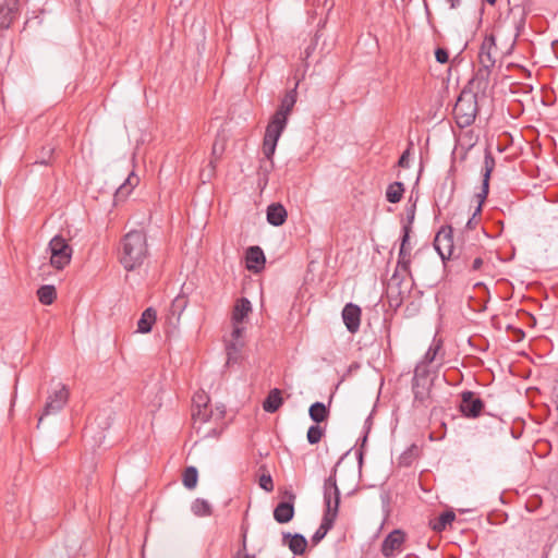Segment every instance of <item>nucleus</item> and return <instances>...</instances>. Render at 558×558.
Wrapping results in <instances>:
<instances>
[{
  "label": "nucleus",
  "instance_id": "obj_1",
  "mask_svg": "<svg viewBox=\"0 0 558 558\" xmlns=\"http://www.w3.org/2000/svg\"><path fill=\"white\" fill-rule=\"evenodd\" d=\"M344 470L340 464H337L333 474L330 475L325 482V490L324 498L326 504V512L324 514L320 526L317 529L315 534L313 535V542L317 544L320 542L328 531L332 527L337 515L340 504V493L338 487V482L342 485L344 489L348 490L349 494L353 493L356 486L355 482V471L352 470V481L351 483L344 482Z\"/></svg>",
  "mask_w": 558,
  "mask_h": 558
},
{
  "label": "nucleus",
  "instance_id": "obj_2",
  "mask_svg": "<svg viewBox=\"0 0 558 558\" xmlns=\"http://www.w3.org/2000/svg\"><path fill=\"white\" fill-rule=\"evenodd\" d=\"M193 403L192 418L196 432L205 438L218 436L223 429V407L213 409L208 395L203 390L195 393Z\"/></svg>",
  "mask_w": 558,
  "mask_h": 558
},
{
  "label": "nucleus",
  "instance_id": "obj_3",
  "mask_svg": "<svg viewBox=\"0 0 558 558\" xmlns=\"http://www.w3.org/2000/svg\"><path fill=\"white\" fill-rule=\"evenodd\" d=\"M148 254L147 236L144 231L132 230L123 236L119 260L125 270L132 271L140 267L148 257Z\"/></svg>",
  "mask_w": 558,
  "mask_h": 558
},
{
  "label": "nucleus",
  "instance_id": "obj_4",
  "mask_svg": "<svg viewBox=\"0 0 558 558\" xmlns=\"http://www.w3.org/2000/svg\"><path fill=\"white\" fill-rule=\"evenodd\" d=\"M456 121L460 128L471 125L477 114L476 95L471 89H463L453 108Z\"/></svg>",
  "mask_w": 558,
  "mask_h": 558
},
{
  "label": "nucleus",
  "instance_id": "obj_5",
  "mask_svg": "<svg viewBox=\"0 0 558 558\" xmlns=\"http://www.w3.org/2000/svg\"><path fill=\"white\" fill-rule=\"evenodd\" d=\"M49 253L50 266L57 270H62L70 265L73 255V248L69 244L68 240L62 235H54L47 248Z\"/></svg>",
  "mask_w": 558,
  "mask_h": 558
},
{
  "label": "nucleus",
  "instance_id": "obj_6",
  "mask_svg": "<svg viewBox=\"0 0 558 558\" xmlns=\"http://www.w3.org/2000/svg\"><path fill=\"white\" fill-rule=\"evenodd\" d=\"M494 168H495V159L490 151H486L485 157H484L483 184H482L481 192L475 195L477 206H476L475 211L473 213V216L471 218H469L466 221V226H465L466 229H473L475 227V225L477 223L476 216L481 214L482 205L487 197L488 189H489V179H490V174H492Z\"/></svg>",
  "mask_w": 558,
  "mask_h": 558
},
{
  "label": "nucleus",
  "instance_id": "obj_7",
  "mask_svg": "<svg viewBox=\"0 0 558 558\" xmlns=\"http://www.w3.org/2000/svg\"><path fill=\"white\" fill-rule=\"evenodd\" d=\"M434 246L444 260L460 256L459 248L453 243L452 229L450 227H442L437 232Z\"/></svg>",
  "mask_w": 558,
  "mask_h": 558
},
{
  "label": "nucleus",
  "instance_id": "obj_8",
  "mask_svg": "<svg viewBox=\"0 0 558 558\" xmlns=\"http://www.w3.org/2000/svg\"><path fill=\"white\" fill-rule=\"evenodd\" d=\"M287 122L279 120L278 118L271 117L265 132L264 143H263V154L267 159H271L275 151L278 140L281 136L282 131L284 130Z\"/></svg>",
  "mask_w": 558,
  "mask_h": 558
},
{
  "label": "nucleus",
  "instance_id": "obj_9",
  "mask_svg": "<svg viewBox=\"0 0 558 558\" xmlns=\"http://www.w3.org/2000/svg\"><path fill=\"white\" fill-rule=\"evenodd\" d=\"M432 379L423 366H417L413 378V393L415 402L425 404L430 397Z\"/></svg>",
  "mask_w": 558,
  "mask_h": 558
},
{
  "label": "nucleus",
  "instance_id": "obj_10",
  "mask_svg": "<svg viewBox=\"0 0 558 558\" xmlns=\"http://www.w3.org/2000/svg\"><path fill=\"white\" fill-rule=\"evenodd\" d=\"M68 400V388L62 384H58L47 399L44 408V415H50L61 411L66 404Z\"/></svg>",
  "mask_w": 558,
  "mask_h": 558
},
{
  "label": "nucleus",
  "instance_id": "obj_11",
  "mask_svg": "<svg viewBox=\"0 0 558 558\" xmlns=\"http://www.w3.org/2000/svg\"><path fill=\"white\" fill-rule=\"evenodd\" d=\"M405 542V533L401 530H393L390 532L381 544V554L390 558L397 553L401 551L402 545Z\"/></svg>",
  "mask_w": 558,
  "mask_h": 558
},
{
  "label": "nucleus",
  "instance_id": "obj_12",
  "mask_svg": "<svg viewBox=\"0 0 558 558\" xmlns=\"http://www.w3.org/2000/svg\"><path fill=\"white\" fill-rule=\"evenodd\" d=\"M484 408L483 401L472 391L461 393L460 410L468 417H476Z\"/></svg>",
  "mask_w": 558,
  "mask_h": 558
},
{
  "label": "nucleus",
  "instance_id": "obj_13",
  "mask_svg": "<svg viewBox=\"0 0 558 558\" xmlns=\"http://www.w3.org/2000/svg\"><path fill=\"white\" fill-rule=\"evenodd\" d=\"M497 47L494 36H486L481 45L478 61L481 66L494 68L496 62Z\"/></svg>",
  "mask_w": 558,
  "mask_h": 558
},
{
  "label": "nucleus",
  "instance_id": "obj_14",
  "mask_svg": "<svg viewBox=\"0 0 558 558\" xmlns=\"http://www.w3.org/2000/svg\"><path fill=\"white\" fill-rule=\"evenodd\" d=\"M410 240V227L405 226L403 228V236L400 245L399 256H398V269H401L405 274L411 272L410 265H411V247L409 244Z\"/></svg>",
  "mask_w": 558,
  "mask_h": 558
},
{
  "label": "nucleus",
  "instance_id": "obj_15",
  "mask_svg": "<svg viewBox=\"0 0 558 558\" xmlns=\"http://www.w3.org/2000/svg\"><path fill=\"white\" fill-rule=\"evenodd\" d=\"M492 68L480 66L475 76L470 81L469 87L466 89H471L475 93L485 94L490 87V74Z\"/></svg>",
  "mask_w": 558,
  "mask_h": 558
},
{
  "label": "nucleus",
  "instance_id": "obj_16",
  "mask_svg": "<svg viewBox=\"0 0 558 558\" xmlns=\"http://www.w3.org/2000/svg\"><path fill=\"white\" fill-rule=\"evenodd\" d=\"M342 319H343V323H344L345 327L348 328V330L351 333H355L359 330L360 324H361L360 306H357L353 303H348L343 307Z\"/></svg>",
  "mask_w": 558,
  "mask_h": 558
},
{
  "label": "nucleus",
  "instance_id": "obj_17",
  "mask_svg": "<svg viewBox=\"0 0 558 558\" xmlns=\"http://www.w3.org/2000/svg\"><path fill=\"white\" fill-rule=\"evenodd\" d=\"M20 0H2L0 3V27L9 28L19 11Z\"/></svg>",
  "mask_w": 558,
  "mask_h": 558
},
{
  "label": "nucleus",
  "instance_id": "obj_18",
  "mask_svg": "<svg viewBox=\"0 0 558 558\" xmlns=\"http://www.w3.org/2000/svg\"><path fill=\"white\" fill-rule=\"evenodd\" d=\"M295 101H296V92H295V89H292L286 94V96L281 100L280 107L278 108V110L275 112V114L272 117L287 122L288 117L291 113Z\"/></svg>",
  "mask_w": 558,
  "mask_h": 558
},
{
  "label": "nucleus",
  "instance_id": "obj_19",
  "mask_svg": "<svg viewBox=\"0 0 558 558\" xmlns=\"http://www.w3.org/2000/svg\"><path fill=\"white\" fill-rule=\"evenodd\" d=\"M265 264V255L260 247L251 246L246 252V267L255 272L259 271Z\"/></svg>",
  "mask_w": 558,
  "mask_h": 558
},
{
  "label": "nucleus",
  "instance_id": "obj_20",
  "mask_svg": "<svg viewBox=\"0 0 558 558\" xmlns=\"http://www.w3.org/2000/svg\"><path fill=\"white\" fill-rule=\"evenodd\" d=\"M287 219V210L286 208L279 204L274 203L267 208V221L276 227H279L284 223Z\"/></svg>",
  "mask_w": 558,
  "mask_h": 558
},
{
  "label": "nucleus",
  "instance_id": "obj_21",
  "mask_svg": "<svg viewBox=\"0 0 558 558\" xmlns=\"http://www.w3.org/2000/svg\"><path fill=\"white\" fill-rule=\"evenodd\" d=\"M140 179L134 173H130L123 184L119 186L114 194V202H123L131 194L132 190L138 184Z\"/></svg>",
  "mask_w": 558,
  "mask_h": 558
},
{
  "label": "nucleus",
  "instance_id": "obj_22",
  "mask_svg": "<svg viewBox=\"0 0 558 558\" xmlns=\"http://www.w3.org/2000/svg\"><path fill=\"white\" fill-rule=\"evenodd\" d=\"M157 314L156 311L151 307L146 308L143 313L141 318L137 322V332L140 333H148L154 324L156 323Z\"/></svg>",
  "mask_w": 558,
  "mask_h": 558
},
{
  "label": "nucleus",
  "instance_id": "obj_23",
  "mask_svg": "<svg viewBox=\"0 0 558 558\" xmlns=\"http://www.w3.org/2000/svg\"><path fill=\"white\" fill-rule=\"evenodd\" d=\"M252 306L247 299H240L233 308L232 323L242 324L244 318L251 313Z\"/></svg>",
  "mask_w": 558,
  "mask_h": 558
},
{
  "label": "nucleus",
  "instance_id": "obj_24",
  "mask_svg": "<svg viewBox=\"0 0 558 558\" xmlns=\"http://www.w3.org/2000/svg\"><path fill=\"white\" fill-rule=\"evenodd\" d=\"M294 514L293 505L290 502H280L274 510V518L279 523L289 522Z\"/></svg>",
  "mask_w": 558,
  "mask_h": 558
},
{
  "label": "nucleus",
  "instance_id": "obj_25",
  "mask_svg": "<svg viewBox=\"0 0 558 558\" xmlns=\"http://www.w3.org/2000/svg\"><path fill=\"white\" fill-rule=\"evenodd\" d=\"M282 402L281 391L275 388L270 390L268 397L263 403V408L266 412L274 413L281 407Z\"/></svg>",
  "mask_w": 558,
  "mask_h": 558
},
{
  "label": "nucleus",
  "instance_id": "obj_26",
  "mask_svg": "<svg viewBox=\"0 0 558 558\" xmlns=\"http://www.w3.org/2000/svg\"><path fill=\"white\" fill-rule=\"evenodd\" d=\"M37 296L41 304L50 305L57 298L56 288L50 284L43 286L37 290Z\"/></svg>",
  "mask_w": 558,
  "mask_h": 558
},
{
  "label": "nucleus",
  "instance_id": "obj_27",
  "mask_svg": "<svg viewBox=\"0 0 558 558\" xmlns=\"http://www.w3.org/2000/svg\"><path fill=\"white\" fill-rule=\"evenodd\" d=\"M404 193V187L401 182H393L388 185L386 191L387 201L390 203H398L401 201Z\"/></svg>",
  "mask_w": 558,
  "mask_h": 558
},
{
  "label": "nucleus",
  "instance_id": "obj_28",
  "mask_svg": "<svg viewBox=\"0 0 558 558\" xmlns=\"http://www.w3.org/2000/svg\"><path fill=\"white\" fill-rule=\"evenodd\" d=\"M310 416L316 423H322L328 417V409L322 402H315L310 408Z\"/></svg>",
  "mask_w": 558,
  "mask_h": 558
},
{
  "label": "nucleus",
  "instance_id": "obj_29",
  "mask_svg": "<svg viewBox=\"0 0 558 558\" xmlns=\"http://www.w3.org/2000/svg\"><path fill=\"white\" fill-rule=\"evenodd\" d=\"M456 515L452 511L444 512L437 519L430 521V526L436 532H441L448 524L454 520Z\"/></svg>",
  "mask_w": 558,
  "mask_h": 558
},
{
  "label": "nucleus",
  "instance_id": "obj_30",
  "mask_svg": "<svg viewBox=\"0 0 558 558\" xmlns=\"http://www.w3.org/2000/svg\"><path fill=\"white\" fill-rule=\"evenodd\" d=\"M286 537H290L289 539V548L295 555H302L307 546V541L304 536L300 534H295L293 536L287 535Z\"/></svg>",
  "mask_w": 558,
  "mask_h": 558
},
{
  "label": "nucleus",
  "instance_id": "obj_31",
  "mask_svg": "<svg viewBox=\"0 0 558 558\" xmlns=\"http://www.w3.org/2000/svg\"><path fill=\"white\" fill-rule=\"evenodd\" d=\"M198 472L195 466H187L182 475L183 485L187 489H193L197 485Z\"/></svg>",
  "mask_w": 558,
  "mask_h": 558
},
{
  "label": "nucleus",
  "instance_id": "obj_32",
  "mask_svg": "<svg viewBox=\"0 0 558 558\" xmlns=\"http://www.w3.org/2000/svg\"><path fill=\"white\" fill-rule=\"evenodd\" d=\"M192 511L197 517H207L211 514V506L205 499H196L192 504Z\"/></svg>",
  "mask_w": 558,
  "mask_h": 558
},
{
  "label": "nucleus",
  "instance_id": "obj_33",
  "mask_svg": "<svg viewBox=\"0 0 558 558\" xmlns=\"http://www.w3.org/2000/svg\"><path fill=\"white\" fill-rule=\"evenodd\" d=\"M243 347V341H233V340H227V355H228V363L234 362L238 360L239 353Z\"/></svg>",
  "mask_w": 558,
  "mask_h": 558
},
{
  "label": "nucleus",
  "instance_id": "obj_34",
  "mask_svg": "<svg viewBox=\"0 0 558 558\" xmlns=\"http://www.w3.org/2000/svg\"><path fill=\"white\" fill-rule=\"evenodd\" d=\"M324 428L318 425H313L307 430V440L310 444L315 445L320 441L322 437L324 436Z\"/></svg>",
  "mask_w": 558,
  "mask_h": 558
},
{
  "label": "nucleus",
  "instance_id": "obj_35",
  "mask_svg": "<svg viewBox=\"0 0 558 558\" xmlns=\"http://www.w3.org/2000/svg\"><path fill=\"white\" fill-rule=\"evenodd\" d=\"M243 332H244V327L242 324L232 323V331H231L229 340L242 341Z\"/></svg>",
  "mask_w": 558,
  "mask_h": 558
},
{
  "label": "nucleus",
  "instance_id": "obj_36",
  "mask_svg": "<svg viewBox=\"0 0 558 558\" xmlns=\"http://www.w3.org/2000/svg\"><path fill=\"white\" fill-rule=\"evenodd\" d=\"M223 149V144L219 145L217 142L214 143L211 151L214 159L210 160V166L213 170L216 167V160L219 159V157L222 155Z\"/></svg>",
  "mask_w": 558,
  "mask_h": 558
},
{
  "label": "nucleus",
  "instance_id": "obj_37",
  "mask_svg": "<svg viewBox=\"0 0 558 558\" xmlns=\"http://www.w3.org/2000/svg\"><path fill=\"white\" fill-rule=\"evenodd\" d=\"M259 486L265 489L266 492H272L274 490V483L272 478L269 474H263L259 477Z\"/></svg>",
  "mask_w": 558,
  "mask_h": 558
},
{
  "label": "nucleus",
  "instance_id": "obj_38",
  "mask_svg": "<svg viewBox=\"0 0 558 558\" xmlns=\"http://www.w3.org/2000/svg\"><path fill=\"white\" fill-rule=\"evenodd\" d=\"M438 350H439V345L438 344L435 345V347H430L428 349V351L426 352L422 364H424L426 366L427 364L432 363L435 360Z\"/></svg>",
  "mask_w": 558,
  "mask_h": 558
},
{
  "label": "nucleus",
  "instance_id": "obj_39",
  "mask_svg": "<svg viewBox=\"0 0 558 558\" xmlns=\"http://www.w3.org/2000/svg\"><path fill=\"white\" fill-rule=\"evenodd\" d=\"M435 57H436V60H437L439 63H446V62H448V59H449V56H448L447 50H445V49H442V48H438V49L435 51Z\"/></svg>",
  "mask_w": 558,
  "mask_h": 558
},
{
  "label": "nucleus",
  "instance_id": "obj_40",
  "mask_svg": "<svg viewBox=\"0 0 558 558\" xmlns=\"http://www.w3.org/2000/svg\"><path fill=\"white\" fill-rule=\"evenodd\" d=\"M399 166L402 167V168H407L409 166V150H405L400 159H399Z\"/></svg>",
  "mask_w": 558,
  "mask_h": 558
},
{
  "label": "nucleus",
  "instance_id": "obj_41",
  "mask_svg": "<svg viewBox=\"0 0 558 558\" xmlns=\"http://www.w3.org/2000/svg\"><path fill=\"white\" fill-rule=\"evenodd\" d=\"M483 266V259L481 257H476L472 263V270H480Z\"/></svg>",
  "mask_w": 558,
  "mask_h": 558
},
{
  "label": "nucleus",
  "instance_id": "obj_42",
  "mask_svg": "<svg viewBox=\"0 0 558 558\" xmlns=\"http://www.w3.org/2000/svg\"><path fill=\"white\" fill-rule=\"evenodd\" d=\"M451 8H456L459 3V0H449Z\"/></svg>",
  "mask_w": 558,
  "mask_h": 558
},
{
  "label": "nucleus",
  "instance_id": "obj_43",
  "mask_svg": "<svg viewBox=\"0 0 558 558\" xmlns=\"http://www.w3.org/2000/svg\"><path fill=\"white\" fill-rule=\"evenodd\" d=\"M239 558H254V557L248 556V555H243L242 557H239Z\"/></svg>",
  "mask_w": 558,
  "mask_h": 558
},
{
  "label": "nucleus",
  "instance_id": "obj_44",
  "mask_svg": "<svg viewBox=\"0 0 558 558\" xmlns=\"http://www.w3.org/2000/svg\"><path fill=\"white\" fill-rule=\"evenodd\" d=\"M489 4H494L496 0H486Z\"/></svg>",
  "mask_w": 558,
  "mask_h": 558
},
{
  "label": "nucleus",
  "instance_id": "obj_45",
  "mask_svg": "<svg viewBox=\"0 0 558 558\" xmlns=\"http://www.w3.org/2000/svg\"><path fill=\"white\" fill-rule=\"evenodd\" d=\"M43 421V415L39 417L38 424H40Z\"/></svg>",
  "mask_w": 558,
  "mask_h": 558
}]
</instances>
